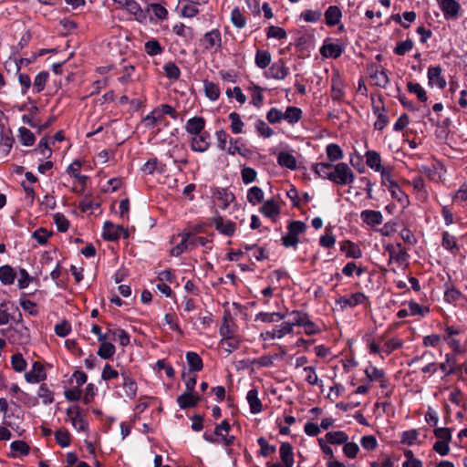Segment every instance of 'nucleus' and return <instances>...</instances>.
Wrapping results in <instances>:
<instances>
[{
    "instance_id": "47",
    "label": "nucleus",
    "mask_w": 467,
    "mask_h": 467,
    "mask_svg": "<svg viewBox=\"0 0 467 467\" xmlns=\"http://www.w3.org/2000/svg\"><path fill=\"white\" fill-rule=\"evenodd\" d=\"M378 172L380 173L382 185H384L387 189L390 188L395 183H397L392 178V169L391 168L384 167Z\"/></svg>"
},
{
    "instance_id": "24",
    "label": "nucleus",
    "mask_w": 467,
    "mask_h": 467,
    "mask_svg": "<svg viewBox=\"0 0 467 467\" xmlns=\"http://www.w3.org/2000/svg\"><path fill=\"white\" fill-rule=\"evenodd\" d=\"M164 120L165 119L161 116V112L158 111L155 108L142 119V122L147 128L153 129L161 125Z\"/></svg>"
},
{
    "instance_id": "56",
    "label": "nucleus",
    "mask_w": 467,
    "mask_h": 467,
    "mask_svg": "<svg viewBox=\"0 0 467 467\" xmlns=\"http://www.w3.org/2000/svg\"><path fill=\"white\" fill-rule=\"evenodd\" d=\"M344 95V91L342 88V83L339 78H332V89H331V97L335 100H339L342 99Z\"/></svg>"
},
{
    "instance_id": "41",
    "label": "nucleus",
    "mask_w": 467,
    "mask_h": 467,
    "mask_svg": "<svg viewBox=\"0 0 467 467\" xmlns=\"http://www.w3.org/2000/svg\"><path fill=\"white\" fill-rule=\"evenodd\" d=\"M231 121V130L234 134H240L244 131V123L241 119V116L236 112H231L228 116Z\"/></svg>"
},
{
    "instance_id": "14",
    "label": "nucleus",
    "mask_w": 467,
    "mask_h": 467,
    "mask_svg": "<svg viewBox=\"0 0 467 467\" xmlns=\"http://www.w3.org/2000/svg\"><path fill=\"white\" fill-rule=\"evenodd\" d=\"M271 77L275 79H285L289 74V68L285 66L283 59L275 62L269 68Z\"/></svg>"
},
{
    "instance_id": "7",
    "label": "nucleus",
    "mask_w": 467,
    "mask_h": 467,
    "mask_svg": "<svg viewBox=\"0 0 467 467\" xmlns=\"http://www.w3.org/2000/svg\"><path fill=\"white\" fill-rule=\"evenodd\" d=\"M67 415L71 421L72 426L78 431H84L88 428L80 408L78 406H71L67 410Z\"/></svg>"
},
{
    "instance_id": "18",
    "label": "nucleus",
    "mask_w": 467,
    "mask_h": 467,
    "mask_svg": "<svg viewBox=\"0 0 467 467\" xmlns=\"http://www.w3.org/2000/svg\"><path fill=\"white\" fill-rule=\"evenodd\" d=\"M214 197L219 202V205L223 209L227 208L235 199L234 194L226 188L217 189Z\"/></svg>"
},
{
    "instance_id": "38",
    "label": "nucleus",
    "mask_w": 467,
    "mask_h": 467,
    "mask_svg": "<svg viewBox=\"0 0 467 467\" xmlns=\"http://www.w3.org/2000/svg\"><path fill=\"white\" fill-rule=\"evenodd\" d=\"M203 86H204L205 95L209 99L214 101L219 99L221 92H220V88H219L218 85H216L213 82L204 80Z\"/></svg>"
},
{
    "instance_id": "17",
    "label": "nucleus",
    "mask_w": 467,
    "mask_h": 467,
    "mask_svg": "<svg viewBox=\"0 0 467 467\" xmlns=\"http://www.w3.org/2000/svg\"><path fill=\"white\" fill-rule=\"evenodd\" d=\"M11 451L8 454L11 458H17L20 456H26L29 453V445L21 440L14 441L10 444Z\"/></svg>"
},
{
    "instance_id": "22",
    "label": "nucleus",
    "mask_w": 467,
    "mask_h": 467,
    "mask_svg": "<svg viewBox=\"0 0 467 467\" xmlns=\"http://www.w3.org/2000/svg\"><path fill=\"white\" fill-rule=\"evenodd\" d=\"M205 126V120L202 117H193L187 120L185 130L188 133L198 135L202 133Z\"/></svg>"
},
{
    "instance_id": "2",
    "label": "nucleus",
    "mask_w": 467,
    "mask_h": 467,
    "mask_svg": "<svg viewBox=\"0 0 467 467\" xmlns=\"http://www.w3.org/2000/svg\"><path fill=\"white\" fill-rule=\"evenodd\" d=\"M306 229V223L301 221H293L288 226V233L282 237V244L285 247L296 248L299 243V235Z\"/></svg>"
},
{
    "instance_id": "5",
    "label": "nucleus",
    "mask_w": 467,
    "mask_h": 467,
    "mask_svg": "<svg viewBox=\"0 0 467 467\" xmlns=\"http://www.w3.org/2000/svg\"><path fill=\"white\" fill-rule=\"evenodd\" d=\"M102 236L108 241H116L120 237L128 238V230L120 225H116L110 222H106L103 226Z\"/></svg>"
},
{
    "instance_id": "12",
    "label": "nucleus",
    "mask_w": 467,
    "mask_h": 467,
    "mask_svg": "<svg viewBox=\"0 0 467 467\" xmlns=\"http://www.w3.org/2000/svg\"><path fill=\"white\" fill-rule=\"evenodd\" d=\"M46 378L47 374L44 366L38 361H36L31 370L25 374V379L28 383H38L46 379Z\"/></svg>"
},
{
    "instance_id": "19",
    "label": "nucleus",
    "mask_w": 467,
    "mask_h": 467,
    "mask_svg": "<svg viewBox=\"0 0 467 467\" xmlns=\"http://www.w3.org/2000/svg\"><path fill=\"white\" fill-rule=\"evenodd\" d=\"M192 149L194 151L203 152L209 148V134L202 132L192 139Z\"/></svg>"
},
{
    "instance_id": "40",
    "label": "nucleus",
    "mask_w": 467,
    "mask_h": 467,
    "mask_svg": "<svg viewBox=\"0 0 467 467\" xmlns=\"http://www.w3.org/2000/svg\"><path fill=\"white\" fill-rule=\"evenodd\" d=\"M186 360L191 370L200 371L202 368V360L201 357L195 352H187L186 353Z\"/></svg>"
},
{
    "instance_id": "32",
    "label": "nucleus",
    "mask_w": 467,
    "mask_h": 467,
    "mask_svg": "<svg viewBox=\"0 0 467 467\" xmlns=\"http://www.w3.org/2000/svg\"><path fill=\"white\" fill-rule=\"evenodd\" d=\"M327 156L328 159V162L334 163L335 161H340L343 159V151L337 144L330 143L327 146L326 149Z\"/></svg>"
},
{
    "instance_id": "21",
    "label": "nucleus",
    "mask_w": 467,
    "mask_h": 467,
    "mask_svg": "<svg viewBox=\"0 0 467 467\" xmlns=\"http://www.w3.org/2000/svg\"><path fill=\"white\" fill-rule=\"evenodd\" d=\"M213 223L216 230H218L221 234H225L227 236L233 235L235 232V225L230 220H225L223 217H218L214 219Z\"/></svg>"
},
{
    "instance_id": "28",
    "label": "nucleus",
    "mask_w": 467,
    "mask_h": 467,
    "mask_svg": "<svg viewBox=\"0 0 467 467\" xmlns=\"http://www.w3.org/2000/svg\"><path fill=\"white\" fill-rule=\"evenodd\" d=\"M366 164L375 171H379L384 167L381 165V157L376 150H368L365 154Z\"/></svg>"
},
{
    "instance_id": "35",
    "label": "nucleus",
    "mask_w": 467,
    "mask_h": 467,
    "mask_svg": "<svg viewBox=\"0 0 467 467\" xmlns=\"http://www.w3.org/2000/svg\"><path fill=\"white\" fill-rule=\"evenodd\" d=\"M277 161L279 165L288 168L290 170H294L296 168V158L288 152H280L277 157Z\"/></svg>"
},
{
    "instance_id": "27",
    "label": "nucleus",
    "mask_w": 467,
    "mask_h": 467,
    "mask_svg": "<svg viewBox=\"0 0 467 467\" xmlns=\"http://www.w3.org/2000/svg\"><path fill=\"white\" fill-rule=\"evenodd\" d=\"M280 458L285 467H292L294 464L293 448L288 442H283L280 446Z\"/></svg>"
},
{
    "instance_id": "37",
    "label": "nucleus",
    "mask_w": 467,
    "mask_h": 467,
    "mask_svg": "<svg viewBox=\"0 0 467 467\" xmlns=\"http://www.w3.org/2000/svg\"><path fill=\"white\" fill-rule=\"evenodd\" d=\"M287 315L293 317L292 321L289 322L293 330L294 327H302L309 318L308 314L300 310H294L290 313H287Z\"/></svg>"
},
{
    "instance_id": "8",
    "label": "nucleus",
    "mask_w": 467,
    "mask_h": 467,
    "mask_svg": "<svg viewBox=\"0 0 467 467\" xmlns=\"http://www.w3.org/2000/svg\"><path fill=\"white\" fill-rule=\"evenodd\" d=\"M118 3L124 7L134 18L142 23L147 19V12L144 11L136 0H122Z\"/></svg>"
},
{
    "instance_id": "52",
    "label": "nucleus",
    "mask_w": 467,
    "mask_h": 467,
    "mask_svg": "<svg viewBox=\"0 0 467 467\" xmlns=\"http://www.w3.org/2000/svg\"><path fill=\"white\" fill-rule=\"evenodd\" d=\"M47 78V72H39L34 79L33 89L36 90V93L41 92L45 88Z\"/></svg>"
},
{
    "instance_id": "13",
    "label": "nucleus",
    "mask_w": 467,
    "mask_h": 467,
    "mask_svg": "<svg viewBox=\"0 0 467 467\" xmlns=\"http://www.w3.org/2000/svg\"><path fill=\"white\" fill-rule=\"evenodd\" d=\"M429 85L443 88L446 86V81L441 76V69L439 67H431L428 69Z\"/></svg>"
},
{
    "instance_id": "1",
    "label": "nucleus",
    "mask_w": 467,
    "mask_h": 467,
    "mask_svg": "<svg viewBox=\"0 0 467 467\" xmlns=\"http://www.w3.org/2000/svg\"><path fill=\"white\" fill-rule=\"evenodd\" d=\"M314 172L320 178L328 180L337 185H348L354 182L355 174L348 164L338 162H318L313 165Z\"/></svg>"
},
{
    "instance_id": "60",
    "label": "nucleus",
    "mask_w": 467,
    "mask_h": 467,
    "mask_svg": "<svg viewBox=\"0 0 467 467\" xmlns=\"http://www.w3.org/2000/svg\"><path fill=\"white\" fill-rule=\"evenodd\" d=\"M408 89L410 92L416 94L420 101L425 102L427 100L426 92L419 83L409 82Z\"/></svg>"
},
{
    "instance_id": "63",
    "label": "nucleus",
    "mask_w": 467,
    "mask_h": 467,
    "mask_svg": "<svg viewBox=\"0 0 467 467\" xmlns=\"http://www.w3.org/2000/svg\"><path fill=\"white\" fill-rule=\"evenodd\" d=\"M251 97V103L257 108L261 107L264 100L263 88L258 86H254L252 88Z\"/></svg>"
},
{
    "instance_id": "23",
    "label": "nucleus",
    "mask_w": 467,
    "mask_h": 467,
    "mask_svg": "<svg viewBox=\"0 0 467 467\" xmlns=\"http://www.w3.org/2000/svg\"><path fill=\"white\" fill-rule=\"evenodd\" d=\"M370 78L374 85L380 88H386L389 82L387 71L382 67H376L372 70L370 73Z\"/></svg>"
},
{
    "instance_id": "4",
    "label": "nucleus",
    "mask_w": 467,
    "mask_h": 467,
    "mask_svg": "<svg viewBox=\"0 0 467 467\" xmlns=\"http://www.w3.org/2000/svg\"><path fill=\"white\" fill-rule=\"evenodd\" d=\"M22 316L18 307L12 302L0 304V325H6L10 320L19 321Z\"/></svg>"
},
{
    "instance_id": "9",
    "label": "nucleus",
    "mask_w": 467,
    "mask_h": 467,
    "mask_svg": "<svg viewBox=\"0 0 467 467\" xmlns=\"http://www.w3.org/2000/svg\"><path fill=\"white\" fill-rule=\"evenodd\" d=\"M366 301H368V297L363 293L358 292L348 296H340L336 300V303L342 308H345L355 307L358 305L364 304Z\"/></svg>"
},
{
    "instance_id": "20",
    "label": "nucleus",
    "mask_w": 467,
    "mask_h": 467,
    "mask_svg": "<svg viewBox=\"0 0 467 467\" xmlns=\"http://www.w3.org/2000/svg\"><path fill=\"white\" fill-rule=\"evenodd\" d=\"M122 378V386L125 392V397L129 399H134L137 394V383L135 380L130 377V375L126 372L121 373Z\"/></svg>"
},
{
    "instance_id": "34",
    "label": "nucleus",
    "mask_w": 467,
    "mask_h": 467,
    "mask_svg": "<svg viewBox=\"0 0 467 467\" xmlns=\"http://www.w3.org/2000/svg\"><path fill=\"white\" fill-rule=\"evenodd\" d=\"M16 278V273L10 265L0 267V281L5 285H12Z\"/></svg>"
},
{
    "instance_id": "61",
    "label": "nucleus",
    "mask_w": 467,
    "mask_h": 467,
    "mask_svg": "<svg viewBox=\"0 0 467 467\" xmlns=\"http://www.w3.org/2000/svg\"><path fill=\"white\" fill-rule=\"evenodd\" d=\"M231 21L237 28H243L246 24V20L239 8L233 9L231 13Z\"/></svg>"
},
{
    "instance_id": "30",
    "label": "nucleus",
    "mask_w": 467,
    "mask_h": 467,
    "mask_svg": "<svg viewBox=\"0 0 467 467\" xmlns=\"http://www.w3.org/2000/svg\"><path fill=\"white\" fill-rule=\"evenodd\" d=\"M285 314H282L279 312H260L255 316V320L262 321L265 323H275L285 317Z\"/></svg>"
},
{
    "instance_id": "55",
    "label": "nucleus",
    "mask_w": 467,
    "mask_h": 467,
    "mask_svg": "<svg viewBox=\"0 0 467 467\" xmlns=\"http://www.w3.org/2000/svg\"><path fill=\"white\" fill-rule=\"evenodd\" d=\"M37 396L42 400L44 404H50L54 400V394L46 384H42L39 387Z\"/></svg>"
},
{
    "instance_id": "49",
    "label": "nucleus",
    "mask_w": 467,
    "mask_h": 467,
    "mask_svg": "<svg viewBox=\"0 0 467 467\" xmlns=\"http://www.w3.org/2000/svg\"><path fill=\"white\" fill-rule=\"evenodd\" d=\"M11 365L16 372H22L26 368L27 363L22 354L16 353L11 357Z\"/></svg>"
},
{
    "instance_id": "42",
    "label": "nucleus",
    "mask_w": 467,
    "mask_h": 467,
    "mask_svg": "<svg viewBox=\"0 0 467 467\" xmlns=\"http://www.w3.org/2000/svg\"><path fill=\"white\" fill-rule=\"evenodd\" d=\"M109 333L111 340H118L122 347H126L130 344V336L124 329H109Z\"/></svg>"
},
{
    "instance_id": "16",
    "label": "nucleus",
    "mask_w": 467,
    "mask_h": 467,
    "mask_svg": "<svg viewBox=\"0 0 467 467\" xmlns=\"http://www.w3.org/2000/svg\"><path fill=\"white\" fill-rule=\"evenodd\" d=\"M260 213L268 218L275 220L280 213V207L274 199H270L260 207Z\"/></svg>"
},
{
    "instance_id": "39",
    "label": "nucleus",
    "mask_w": 467,
    "mask_h": 467,
    "mask_svg": "<svg viewBox=\"0 0 467 467\" xmlns=\"http://www.w3.org/2000/svg\"><path fill=\"white\" fill-rule=\"evenodd\" d=\"M239 346L240 339L235 336L222 338L220 341V347L228 353H231L234 350L237 349Z\"/></svg>"
},
{
    "instance_id": "33",
    "label": "nucleus",
    "mask_w": 467,
    "mask_h": 467,
    "mask_svg": "<svg viewBox=\"0 0 467 467\" xmlns=\"http://www.w3.org/2000/svg\"><path fill=\"white\" fill-rule=\"evenodd\" d=\"M264 195V192L260 187L253 186L248 190L246 198L252 205H257L263 202Z\"/></svg>"
},
{
    "instance_id": "31",
    "label": "nucleus",
    "mask_w": 467,
    "mask_h": 467,
    "mask_svg": "<svg viewBox=\"0 0 467 467\" xmlns=\"http://www.w3.org/2000/svg\"><path fill=\"white\" fill-rule=\"evenodd\" d=\"M181 242L171 250V254L173 256H179L184 251L191 249L189 245L191 233H183L181 234Z\"/></svg>"
},
{
    "instance_id": "6",
    "label": "nucleus",
    "mask_w": 467,
    "mask_h": 467,
    "mask_svg": "<svg viewBox=\"0 0 467 467\" xmlns=\"http://www.w3.org/2000/svg\"><path fill=\"white\" fill-rule=\"evenodd\" d=\"M293 331L289 321H285L275 326L273 329L261 333V337L264 340L281 339L285 336L293 333Z\"/></svg>"
},
{
    "instance_id": "25",
    "label": "nucleus",
    "mask_w": 467,
    "mask_h": 467,
    "mask_svg": "<svg viewBox=\"0 0 467 467\" xmlns=\"http://www.w3.org/2000/svg\"><path fill=\"white\" fill-rule=\"evenodd\" d=\"M302 118V110L294 106H289L285 111H282V120L287 121L289 124L298 122Z\"/></svg>"
},
{
    "instance_id": "3",
    "label": "nucleus",
    "mask_w": 467,
    "mask_h": 467,
    "mask_svg": "<svg viewBox=\"0 0 467 467\" xmlns=\"http://www.w3.org/2000/svg\"><path fill=\"white\" fill-rule=\"evenodd\" d=\"M464 336L463 328L450 326L446 328L445 340L455 352L462 353L463 352L462 339L464 337Z\"/></svg>"
},
{
    "instance_id": "15",
    "label": "nucleus",
    "mask_w": 467,
    "mask_h": 467,
    "mask_svg": "<svg viewBox=\"0 0 467 467\" xmlns=\"http://www.w3.org/2000/svg\"><path fill=\"white\" fill-rule=\"evenodd\" d=\"M200 396L194 392L185 391L177 398V403L181 409L192 408L197 405Z\"/></svg>"
},
{
    "instance_id": "54",
    "label": "nucleus",
    "mask_w": 467,
    "mask_h": 467,
    "mask_svg": "<svg viewBox=\"0 0 467 467\" xmlns=\"http://www.w3.org/2000/svg\"><path fill=\"white\" fill-rule=\"evenodd\" d=\"M13 146V139L8 134H3L0 140V154L7 156Z\"/></svg>"
},
{
    "instance_id": "10",
    "label": "nucleus",
    "mask_w": 467,
    "mask_h": 467,
    "mask_svg": "<svg viewBox=\"0 0 467 467\" xmlns=\"http://www.w3.org/2000/svg\"><path fill=\"white\" fill-rule=\"evenodd\" d=\"M362 223L368 227H376L383 223V215L381 212L376 210H363L360 213Z\"/></svg>"
},
{
    "instance_id": "50",
    "label": "nucleus",
    "mask_w": 467,
    "mask_h": 467,
    "mask_svg": "<svg viewBox=\"0 0 467 467\" xmlns=\"http://www.w3.org/2000/svg\"><path fill=\"white\" fill-rule=\"evenodd\" d=\"M341 248L346 251L348 257L359 258L362 255L361 250L350 241L346 242Z\"/></svg>"
},
{
    "instance_id": "46",
    "label": "nucleus",
    "mask_w": 467,
    "mask_h": 467,
    "mask_svg": "<svg viewBox=\"0 0 467 467\" xmlns=\"http://www.w3.org/2000/svg\"><path fill=\"white\" fill-rule=\"evenodd\" d=\"M388 190L390 192L391 197L399 201L401 204L404 205L409 202L407 194L400 189L398 183H395Z\"/></svg>"
},
{
    "instance_id": "45",
    "label": "nucleus",
    "mask_w": 467,
    "mask_h": 467,
    "mask_svg": "<svg viewBox=\"0 0 467 467\" xmlns=\"http://www.w3.org/2000/svg\"><path fill=\"white\" fill-rule=\"evenodd\" d=\"M326 438L332 444H345L348 441V436L341 431L327 432Z\"/></svg>"
},
{
    "instance_id": "53",
    "label": "nucleus",
    "mask_w": 467,
    "mask_h": 467,
    "mask_svg": "<svg viewBox=\"0 0 467 467\" xmlns=\"http://www.w3.org/2000/svg\"><path fill=\"white\" fill-rule=\"evenodd\" d=\"M366 376L370 381H379L385 376L384 371L376 368L373 365H369L365 369Z\"/></svg>"
},
{
    "instance_id": "26",
    "label": "nucleus",
    "mask_w": 467,
    "mask_h": 467,
    "mask_svg": "<svg viewBox=\"0 0 467 467\" xmlns=\"http://www.w3.org/2000/svg\"><path fill=\"white\" fill-rule=\"evenodd\" d=\"M341 17V10L336 5H330L325 12L326 24L329 26H334L338 24Z\"/></svg>"
},
{
    "instance_id": "43",
    "label": "nucleus",
    "mask_w": 467,
    "mask_h": 467,
    "mask_svg": "<svg viewBox=\"0 0 467 467\" xmlns=\"http://www.w3.org/2000/svg\"><path fill=\"white\" fill-rule=\"evenodd\" d=\"M320 52L324 57L337 58L342 54V48L337 44H327L321 47Z\"/></svg>"
},
{
    "instance_id": "57",
    "label": "nucleus",
    "mask_w": 467,
    "mask_h": 467,
    "mask_svg": "<svg viewBox=\"0 0 467 467\" xmlns=\"http://www.w3.org/2000/svg\"><path fill=\"white\" fill-rule=\"evenodd\" d=\"M19 138L23 145L31 146L35 142L34 134L26 128L22 127L18 130Z\"/></svg>"
},
{
    "instance_id": "58",
    "label": "nucleus",
    "mask_w": 467,
    "mask_h": 467,
    "mask_svg": "<svg viewBox=\"0 0 467 467\" xmlns=\"http://www.w3.org/2000/svg\"><path fill=\"white\" fill-rule=\"evenodd\" d=\"M115 354V347L111 343H104L100 344L99 348L98 350V355L104 358L109 359L113 357Z\"/></svg>"
},
{
    "instance_id": "29",
    "label": "nucleus",
    "mask_w": 467,
    "mask_h": 467,
    "mask_svg": "<svg viewBox=\"0 0 467 467\" xmlns=\"http://www.w3.org/2000/svg\"><path fill=\"white\" fill-rule=\"evenodd\" d=\"M246 400L248 401L250 410L254 414H257L262 410V402L258 398V391L255 389H252L248 391L246 395Z\"/></svg>"
},
{
    "instance_id": "59",
    "label": "nucleus",
    "mask_w": 467,
    "mask_h": 467,
    "mask_svg": "<svg viewBox=\"0 0 467 467\" xmlns=\"http://www.w3.org/2000/svg\"><path fill=\"white\" fill-rule=\"evenodd\" d=\"M255 129L258 134L264 138H270L274 135V130L263 119H258L255 122Z\"/></svg>"
},
{
    "instance_id": "36",
    "label": "nucleus",
    "mask_w": 467,
    "mask_h": 467,
    "mask_svg": "<svg viewBox=\"0 0 467 467\" xmlns=\"http://www.w3.org/2000/svg\"><path fill=\"white\" fill-rule=\"evenodd\" d=\"M441 7L446 16L452 17L457 15L460 5L455 0H442Z\"/></svg>"
},
{
    "instance_id": "64",
    "label": "nucleus",
    "mask_w": 467,
    "mask_h": 467,
    "mask_svg": "<svg viewBox=\"0 0 467 467\" xmlns=\"http://www.w3.org/2000/svg\"><path fill=\"white\" fill-rule=\"evenodd\" d=\"M257 442L260 446V454L264 457H266L274 452H275L276 448L274 445H270L266 440L263 437L257 440Z\"/></svg>"
},
{
    "instance_id": "44",
    "label": "nucleus",
    "mask_w": 467,
    "mask_h": 467,
    "mask_svg": "<svg viewBox=\"0 0 467 467\" xmlns=\"http://www.w3.org/2000/svg\"><path fill=\"white\" fill-rule=\"evenodd\" d=\"M254 60L258 67L265 68L271 63V54L268 50H257Z\"/></svg>"
},
{
    "instance_id": "62",
    "label": "nucleus",
    "mask_w": 467,
    "mask_h": 467,
    "mask_svg": "<svg viewBox=\"0 0 467 467\" xmlns=\"http://www.w3.org/2000/svg\"><path fill=\"white\" fill-rule=\"evenodd\" d=\"M54 223L59 232H67L69 227V222L62 213H55L53 216Z\"/></svg>"
},
{
    "instance_id": "11",
    "label": "nucleus",
    "mask_w": 467,
    "mask_h": 467,
    "mask_svg": "<svg viewBox=\"0 0 467 467\" xmlns=\"http://www.w3.org/2000/svg\"><path fill=\"white\" fill-rule=\"evenodd\" d=\"M203 47L207 50H218L222 46L221 33L214 29L207 32L202 39Z\"/></svg>"
},
{
    "instance_id": "51",
    "label": "nucleus",
    "mask_w": 467,
    "mask_h": 467,
    "mask_svg": "<svg viewBox=\"0 0 467 467\" xmlns=\"http://www.w3.org/2000/svg\"><path fill=\"white\" fill-rule=\"evenodd\" d=\"M402 347V341L399 338L392 337L387 340L381 349L386 355H389L394 350H397Z\"/></svg>"
},
{
    "instance_id": "48",
    "label": "nucleus",
    "mask_w": 467,
    "mask_h": 467,
    "mask_svg": "<svg viewBox=\"0 0 467 467\" xmlns=\"http://www.w3.org/2000/svg\"><path fill=\"white\" fill-rule=\"evenodd\" d=\"M144 48L146 53L151 57L160 55L163 51V48L161 47V44L156 39H150L147 41L144 45Z\"/></svg>"
}]
</instances>
